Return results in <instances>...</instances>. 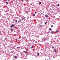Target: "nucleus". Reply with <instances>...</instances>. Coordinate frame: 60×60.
I'll use <instances>...</instances> for the list:
<instances>
[{
    "label": "nucleus",
    "mask_w": 60,
    "mask_h": 60,
    "mask_svg": "<svg viewBox=\"0 0 60 60\" xmlns=\"http://www.w3.org/2000/svg\"><path fill=\"white\" fill-rule=\"evenodd\" d=\"M11 31H13V29H11Z\"/></svg>",
    "instance_id": "2eb2a0df"
},
{
    "label": "nucleus",
    "mask_w": 60,
    "mask_h": 60,
    "mask_svg": "<svg viewBox=\"0 0 60 60\" xmlns=\"http://www.w3.org/2000/svg\"><path fill=\"white\" fill-rule=\"evenodd\" d=\"M49 59H50V58H49Z\"/></svg>",
    "instance_id": "7c9ffc66"
},
{
    "label": "nucleus",
    "mask_w": 60,
    "mask_h": 60,
    "mask_svg": "<svg viewBox=\"0 0 60 60\" xmlns=\"http://www.w3.org/2000/svg\"><path fill=\"white\" fill-rule=\"evenodd\" d=\"M10 27H11V28H12V25Z\"/></svg>",
    "instance_id": "f3484780"
},
{
    "label": "nucleus",
    "mask_w": 60,
    "mask_h": 60,
    "mask_svg": "<svg viewBox=\"0 0 60 60\" xmlns=\"http://www.w3.org/2000/svg\"><path fill=\"white\" fill-rule=\"evenodd\" d=\"M45 17L46 18H49V16L48 15H45Z\"/></svg>",
    "instance_id": "f257e3e1"
},
{
    "label": "nucleus",
    "mask_w": 60,
    "mask_h": 60,
    "mask_svg": "<svg viewBox=\"0 0 60 60\" xmlns=\"http://www.w3.org/2000/svg\"><path fill=\"white\" fill-rule=\"evenodd\" d=\"M37 56H39V53H38L37 54Z\"/></svg>",
    "instance_id": "f8f14e48"
},
{
    "label": "nucleus",
    "mask_w": 60,
    "mask_h": 60,
    "mask_svg": "<svg viewBox=\"0 0 60 60\" xmlns=\"http://www.w3.org/2000/svg\"><path fill=\"white\" fill-rule=\"evenodd\" d=\"M21 22V19H20V20H19L18 21V22Z\"/></svg>",
    "instance_id": "7ed1b4c3"
},
{
    "label": "nucleus",
    "mask_w": 60,
    "mask_h": 60,
    "mask_svg": "<svg viewBox=\"0 0 60 60\" xmlns=\"http://www.w3.org/2000/svg\"><path fill=\"white\" fill-rule=\"evenodd\" d=\"M51 42H52V41H51Z\"/></svg>",
    "instance_id": "cd10ccee"
},
{
    "label": "nucleus",
    "mask_w": 60,
    "mask_h": 60,
    "mask_svg": "<svg viewBox=\"0 0 60 60\" xmlns=\"http://www.w3.org/2000/svg\"><path fill=\"white\" fill-rule=\"evenodd\" d=\"M51 34H54V31H52V32H51Z\"/></svg>",
    "instance_id": "39448f33"
},
{
    "label": "nucleus",
    "mask_w": 60,
    "mask_h": 60,
    "mask_svg": "<svg viewBox=\"0 0 60 60\" xmlns=\"http://www.w3.org/2000/svg\"><path fill=\"white\" fill-rule=\"evenodd\" d=\"M17 20L15 19V23H17Z\"/></svg>",
    "instance_id": "f03ea898"
},
{
    "label": "nucleus",
    "mask_w": 60,
    "mask_h": 60,
    "mask_svg": "<svg viewBox=\"0 0 60 60\" xmlns=\"http://www.w3.org/2000/svg\"><path fill=\"white\" fill-rule=\"evenodd\" d=\"M33 46H32V47H31V49H33Z\"/></svg>",
    "instance_id": "a211bd4d"
},
{
    "label": "nucleus",
    "mask_w": 60,
    "mask_h": 60,
    "mask_svg": "<svg viewBox=\"0 0 60 60\" xmlns=\"http://www.w3.org/2000/svg\"><path fill=\"white\" fill-rule=\"evenodd\" d=\"M58 30H57L56 31L55 33H58Z\"/></svg>",
    "instance_id": "20e7f679"
},
{
    "label": "nucleus",
    "mask_w": 60,
    "mask_h": 60,
    "mask_svg": "<svg viewBox=\"0 0 60 60\" xmlns=\"http://www.w3.org/2000/svg\"><path fill=\"white\" fill-rule=\"evenodd\" d=\"M25 53L26 54L27 53V51H25Z\"/></svg>",
    "instance_id": "9d476101"
},
{
    "label": "nucleus",
    "mask_w": 60,
    "mask_h": 60,
    "mask_svg": "<svg viewBox=\"0 0 60 60\" xmlns=\"http://www.w3.org/2000/svg\"><path fill=\"white\" fill-rule=\"evenodd\" d=\"M57 6H59V4H58L57 5Z\"/></svg>",
    "instance_id": "ddd939ff"
},
{
    "label": "nucleus",
    "mask_w": 60,
    "mask_h": 60,
    "mask_svg": "<svg viewBox=\"0 0 60 60\" xmlns=\"http://www.w3.org/2000/svg\"><path fill=\"white\" fill-rule=\"evenodd\" d=\"M53 27V25H51V27Z\"/></svg>",
    "instance_id": "dca6fc26"
},
{
    "label": "nucleus",
    "mask_w": 60,
    "mask_h": 60,
    "mask_svg": "<svg viewBox=\"0 0 60 60\" xmlns=\"http://www.w3.org/2000/svg\"><path fill=\"white\" fill-rule=\"evenodd\" d=\"M15 58H17V57L16 56H15Z\"/></svg>",
    "instance_id": "6ab92c4d"
},
{
    "label": "nucleus",
    "mask_w": 60,
    "mask_h": 60,
    "mask_svg": "<svg viewBox=\"0 0 60 60\" xmlns=\"http://www.w3.org/2000/svg\"><path fill=\"white\" fill-rule=\"evenodd\" d=\"M54 48V47H52V49H53V48Z\"/></svg>",
    "instance_id": "393cba45"
},
{
    "label": "nucleus",
    "mask_w": 60,
    "mask_h": 60,
    "mask_svg": "<svg viewBox=\"0 0 60 60\" xmlns=\"http://www.w3.org/2000/svg\"><path fill=\"white\" fill-rule=\"evenodd\" d=\"M16 0V1H17V0Z\"/></svg>",
    "instance_id": "c756f323"
},
{
    "label": "nucleus",
    "mask_w": 60,
    "mask_h": 60,
    "mask_svg": "<svg viewBox=\"0 0 60 60\" xmlns=\"http://www.w3.org/2000/svg\"><path fill=\"white\" fill-rule=\"evenodd\" d=\"M14 25H15V24H14V25H12V26H15Z\"/></svg>",
    "instance_id": "9b49d317"
},
{
    "label": "nucleus",
    "mask_w": 60,
    "mask_h": 60,
    "mask_svg": "<svg viewBox=\"0 0 60 60\" xmlns=\"http://www.w3.org/2000/svg\"><path fill=\"white\" fill-rule=\"evenodd\" d=\"M33 16H34V17L35 16V15H34V14H33Z\"/></svg>",
    "instance_id": "6e6552de"
},
{
    "label": "nucleus",
    "mask_w": 60,
    "mask_h": 60,
    "mask_svg": "<svg viewBox=\"0 0 60 60\" xmlns=\"http://www.w3.org/2000/svg\"><path fill=\"white\" fill-rule=\"evenodd\" d=\"M54 52H56V50H54Z\"/></svg>",
    "instance_id": "4468645a"
},
{
    "label": "nucleus",
    "mask_w": 60,
    "mask_h": 60,
    "mask_svg": "<svg viewBox=\"0 0 60 60\" xmlns=\"http://www.w3.org/2000/svg\"><path fill=\"white\" fill-rule=\"evenodd\" d=\"M21 0L22 2L23 1V0Z\"/></svg>",
    "instance_id": "bb28decb"
},
{
    "label": "nucleus",
    "mask_w": 60,
    "mask_h": 60,
    "mask_svg": "<svg viewBox=\"0 0 60 60\" xmlns=\"http://www.w3.org/2000/svg\"><path fill=\"white\" fill-rule=\"evenodd\" d=\"M37 13V12H35L34 13L35 14H36Z\"/></svg>",
    "instance_id": "aec40b11"
},
{
    "label": "nucleus",
    "mask_w": 60,
    "mask_h": 60,
    "mask_svg": "<svg viewBox=\"0 0 60 60\" xmlns=\"http://www.w3.org/2000/svg\"><path fill=\"white\" fill-rule=\"evenodd\" d=\"M41 4V2H40L39 3V4L40 5Z\"/></svg>",
    "instance_id": "0eeeda50"
},
{
    "label": "nucleus",
    "mask_w": 60,
    "mask_h": 60,
    "mask_svg": "<svg viewBox=\"0 0 60 60\" xmlns=\"http://www.w3.org/2000/svg\"><path fill=\"white\" fill-rule=\"evenodd\" d=\"M42 26V25H41V26Z\"/></svg>",
    "instance_id": "a878e982"
},
{
    "label": "nucleus",
    "mask_w": 60,
    "mask_h": 60,
    "mask_svg": "<svg viewBox=\"0 0 60 60\" xmlns=\"http://www.w3.org/2000/svg\"><path fill=\"white\" fill-rule=\"evenodd\" d=\"M4 1H7V0H3Z\"/></svg>",
    "instance_id": "b1692460"
},
{
    "label": "nucleus",
    "mask_w": 60,
    "mask_h": 60,
    "mask_svg": "<svg viewBox=\"0 0 60 60\" xmlns=\"http://www.w3.org/2000/svg\"><path fill=\"white\" fill-rule=\"evenodd\" d=\"M17 49H20V47H17Z\"/></svg>",
    "instance_id": "1a4fd4ad"
},
{
    "label": "nucleus",
    "mask_w": 60,
    "mask_h": 60,
    "mask_svg": "<svg viewBox=\"0 0 60 60\" xmlns=\"http://www.w3.org/2000/svg\"><path fill=\"white\" fill-rule=\"evenodd\" d=\"M6 4H8V3L7 2H6Z\"/></svg>",
    "instance_id": "4be33fe9"
},
{
    "label": "nucleus",
    "mask_w": 60,
    "mask_h": 60,
    "mask_svg": "<svg viewBox=\"0 0 60 60\" xmlns=\"http://www.w3.org/2000/svg\"><path fill=\"white\" fill-rule=\"evenodd\" d=\"M49 31H51V28H50L49 29Z\"/></svg>",
    "instance_id": "423d86ee"
},
{
    "label": "nucleus",
    "mask_w": 60,
    "mask_h": 60,
    "mask_svg": "<svg viewBox=\"0 0 60 60\" xmlns=\"http://www.w3.org/2000/svg\"><path fill=\"white\" fill-rule=\"evenodd\" d=\"M26 1H28V0H26Z\"/></svg>",
    "instance_id": "c85d7f7f"
},
{
    "label": "nucleus",
    "mask_w": 60,
    "mask_h": 60,
    "mask_svg": "<svg viewBox=\"0 0 60 60\" xmlns=\"http://www.w3.org/2000/svg\"><path fill=\"white\" fill-rule=\"evenodd\" d=\"M47 23V22H45V25H46V23Z\"/></svg>",
    "instance_id": "412c9836"
},
{
    "label": "nucleus",
    "mask_w": 60,
    "mask_h": 60,
    "mask_svg": "<svg viewBox=\"0 0 60 60\" xmlns=\"http://www.w3.org/2000/svg\"><path fill=\"white\" fill-rule=\"evenodd\" d=\"M47 40V39H44V41H45V40Z\"/></svg>",
    "instance_id": "5701e85b"
}]
</instances>
